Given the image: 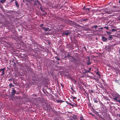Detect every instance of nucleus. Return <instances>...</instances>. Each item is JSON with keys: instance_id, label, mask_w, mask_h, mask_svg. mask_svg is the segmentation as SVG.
I'll return each mask as SVG.
<instances>
[{"instance_id": "1", "label": "nucleus", "mask_w": 120, "mask_h": 120, "mask_svg": "<svg viewBox=\"0 0 120 120\" xmlns=\"http://www.w3.org/2000/svg\"><path fill=\"white\" fill-rule=\"evenodd\" d=\"M69 22L70 25L72 26H76L79 27L80 26V25H78L76 22L71 20H69Z\"/></svg>"}, {"instance_id": "2", "label": "nucleus", "mask_w": 120, "mask_h": 120, "mask_svg": "<svg viewBox=\"0 0 120 120\" xmlns=\"http://www.w3.org/2000/svg\"><path fill=\"white\" fill-rule=\"evenodd\" d=\"M112 99L115 101L117 102L120 103V100L119 98L117 96L114 97Z\"/></svg>"}, {"instance_id": "3", "label": "nucleus", "mask_w": 120, "mask_h": 120, "mask_svg": "<svg viewBox=\"0 0 120 120\" xmlns=\"http://www.w3.org/2000/svg\"><path fill=\"white\" fill-rule=\"evenodd\" d=\"M5 70V68L0 69V73H1L0 74V75L2 76L4 74Z\"/></svg>"}, {"instance_id": "4", "label": "nucleus", "mask_w": 120, "mask_h": 120, "mask_svg": "<svg viewBox=\"0 0 120 120\" xmlns=\"http://www.w3.org/2000/svg\"><path fill=\"white\" fill-rule=\"evenodd\" d=\"M70 60H71L72 62H75L77 60V59L74 57L72 56H71V57L70 58Z\"/></svg>"}, {"instance_id": "5", "label": "nucleus", "mask_w": 120, "mask_h": 120, "mask_svg": "<svg viewBox=\"0 0 120 120\" xmlns=\"http://www.w3.org/2000/svg\"><path fill=\"white\" fill-rule=\"evenodd\" d=\"M12 92H11V95L12 96H13L16 93V91L14 88H12Z\"/></svg>"}, {"instance_id": "6", "label": "nucleus", "mask_w": 120, "mask_h": 120, "mask_svg": "<svg viewBox=\"0 0 120 120\" xmlns=\"http://www.w3.org/2000/svg\"><path fill=\"white\" fill-rule=\"evenodd\" d=\"M42 29L45 32L49 31L51 30V29H49V28H46L44 27H42Z\"/></svg>"}, {"instance_id": "7", "label": "nucleus", "mask_w": 120, "mask_h": 120, "mask_svg": "<svg viewBox=\"0 0 120 120\" xmlns=\"http://www.w3.org/2000/svg\"><path fill=\"white\" fill-rule=\"evenodd\" d=\"M69 34V32L68 31H65L64 32L63 34L64 35H65L66 36L68 35Z\"/></svg>"}, {"instance_id": "8", "label": "nucleus", "mask_w": 120, "mask_h": 120, "mask_svg": "<svg viewBox=\"0 0 120 120\" xmlns=\"http://www.w3.org/2000/svg\"><path fill=\"white\" fill-rule=\"evenodd\" d=\"M102 40L103 41V42H105L107 40V38L104 37V36L102 37Z\"/></svg>"}, {"instance_id": "9", "label": "nucleus", "mask_w": 120, "mask_h": 120, "mask_svg": "<svg viewBox=\"0 0 120 120\" xmlns=\"http://www.w3.org/2000/svg\"><path fill=\"white\" fill-rule=\"evenodd\" d=\"M87 62L86 64L87 65H89L91 63V62H90V59L89 58L88 60H87Z\"/></svg>"}, {"instance_id": "10", "label": "nucleus", "mask_w": 120, "mask_h": 120, "mask_svg": "<svg viewBox=\"0 0 120 120\" xmlns=\"http://www.w3.org/2000/svg\"><path fill=\"white\" fill-rule=\"evenodd\" d=\"M93 100L94 101V103H97L98 102V101L97 100V98H93Z\"/></svg>"}, {"instance_id": "11", "label": "nucleus", "mask_w": 120, "mask_h": 120, "mask_svg": "<svg viewBox=\"0 0 120 120\" xmlns=\"http://www.w3.org/2000/svg\"><path fill=\"white\" fill-rule=\"evenodd\" d=\"M88 20V19H82L81 20V22H85V21L86 22V21L87 20Z\"/></svg>"}, {"instance_id": "12", "label": "nucleus", "mask_w": 120, "mask_h": 120, "mask_svg": "<svg viewBox=\"0 0 120 120\" xmlns=\"http://www.w3.org/2000/svg\"><path fill=\"white\" fill-rule=\"evenodd\" d=\"M90 71L88 70H87L86 69H85L84 70V74L87 73H88L90 72Z\"/></svg>"}, {"instance_id": "13", "label": "nucleus", "mask_w": 120, "mask_h": 120, "mask_svg": "<svg viewBox=\"0 0 120 120\" xmlns=\"http://www.w3.org/2000/svg\"><path fill=\"white\" fill-rule=\"evenodd\" d=\"M64 102V101L60 100H58L57 101V102L58 103H62Z\"/></svg>"}, {"instance_id": "14", "label": "nucleus", "mask_w": 120, "mask_h": 120, "mask_svg": "<svg viewBox=\"0 0 120 120\" xmlns=\"http://www.w3.org/2000/svg\"><path fill=\"white\" fill-rule=\"evenodd\" d=\"M66 103L68 104L71 105L72 106H75L71 104V103L69 102L68 101L66 102Z\"/></svg>"}, {"instance_id": "15", "label": "nucleus", "mask_w": 120, "mask_h": 120, "mask_svg": "<svg viewBox=\"0 0 120 120\" xmlns=\"http://www.w3.org/2000/svg\"><path fill=\"white\" fill-rule=\"evenodd\" d=\"M66 103L68 104L71 105L72 106H75L71 104V103L69 102L68 101L66 102Z\"/></svg>"}, {"instance_id": "16", "label": "nucleus", "mask_w": 120, "mask_h": 120, "mask_svg": "<svg viewBox=\"0 0 120 120\" xmlns=\"http://www.w3.org/2000/svg\"><path fill=\"white\" fill-rule=\"evenodd\" d=\"M15 4L17 7H19V5L18 4V2L17 1H15Z\"/></svg>"}, {"instance_id": "17", "label": "nucleus", "mask_w": 120, "mask_h": 120, "mask_svg": "<svg viewBox=\"0 0 120 120\" xmlns=\"http://www.w3.org/2000/svg\"><path fill=\"white\" fill-rule=\"evenodd\" d=\"M98 26L97 25L94 26H92L91 28H95V29H96Z\"/></svg>"}, {"instance_id": "18", "label": "nucleus", "mask_w": 120, "mask_h": 120, "mask_svg": "<svg viewBox=\"0 0 120 120\" xmlns=\"http://www.w3.org/2000/svg\"><path fill=\"white\" fill-rule=\"evenodd\" d=\"M95 72L96 73V74L97 75H98L99 76H100V75L99 73V71H98Z\"/></svg>"}, {"instance_id": "19", "label": "nucleus", "mask_w": 120, "mask_h": 120, "mask_svg": "<svg viewBox=\"0 0 120 120\" xmlns=\"http://www.w3.org/2000/svg\"><path fill=\"white\" fill-rule=\"evenodd\" d=\"M36 2H37V3H38L39 5L41 6V4L39 1H38V0H36Z\"/></svg>"}, {"instance_id": "20", "label": "nucleus", "mask_w": 120, "mask_h": 120, "mask_svg": "<svg viewBox=\"0 0 120 120\" xmlns=\"http://www.w3.org/2000/svg\"><path fill=\"white\" fill-rule=\"evenodd\" d=\"M34 6H37V2H36V0H35V1L34 2Z\"/></svg>"}, {"instance_id": "21", "label": "nucleus", "mask_w": 120, "mask_h": 120, "mask_svg": "<svg viewBox=\"0 0 120 120\" xmlns=\"http://www.w3.org/2000/svg\"><path fill=\"white\" fill-rule=\"evenodd\" d=\"M6 0H0V2L2 3H4L6 1Z\"/></svg>"}, {"instance_id": "22", "label": "nucleus", "mask_w": 120, "mask_h": 120, "mask_svg": "<svg viewBox=\"0 0 120 120\" xmlns=\"http://www.w3.org/2000/svg\"><path fill=\"white\" fill-rule=\"evenodd\" d=\"M67 57H68L69 59H70V58H71V56L70 55L68 54H67Z\"/></svg>"}, {"instance_id": "23", "label": "nucleus", "mask_w": 120, "mask_h": 120, "mask_svg": "<svg viewBox=\"0 0 120 120\" xmlns=\"http://www.w3.org/2000/svg\"><path fill=\"white\" fill-rule=\"evenodd\" d=\"M106 32L107 34H110L111 33V32L110 31L108 32L107 31H106Z\"/></svg>"}, {"instance_id": "24", "label": "nucleus", "mask_w": 120, "mask_h": 120, "mask_svg": "<svg viewBox=\"0 0 120 120\" xmlns=\"http://www.w3.org/2000/svg\"><path fill=\"white\" fill-rule=\"evenodd\" d=\"M104 28L106 29L107 30H108L109 29V27L107 26H104Z\"/></svg>"}, {"instance_id": "25", "label": "nucleus", "mask_w": 120, "mask_h": 120, "mask_svg": "<svg viewBox=\"0 0 120 120\" xmlns=\"http://www.w3.org/2000/svg\"><path fill=\"white\" fill-rule=\"evenodd\" d=\"M116 31V30L115 29H112V30H111V31L112 32H114V31Z\"/></svg>"}, {"instance_id": "26", "label": "nucleus", "mask_w": 120, "mask_h": 120, "mask_svg": "<svg viewBox=\"0 0 120 120\" xmlns=\"http://www.w3.org/2000/svg\"><path fill=\"white\" fill-rule=\"evenodd\" d=\"M55 58L56 59H57V60H60V59H59L58 58V57L57 56H56L55 57Z\"/></svg>"}, {"instance_id": "27", "label": "nucleus", "mask_w": 120, "mask_h": 120, "mask_svg": "<svg viewBox=\"0 0 120 120\" xmlns=\"http://www.w3.org/2000/svg\"><path fill=\"white\" fill-rule=\"evenodd\" d=\"M40 9H41V11H43V8H42V7L41 6L40 7Z\"/></svg>"}, {"instance_id": "28", "label": "nucleus", "mask_w": 120, "mask_h": 120, "mask_svg": "<svg viewBox=\"0 0 120 120\" xmlns=\"http://www.w3.org/2000/svg\"><path fill=\"white\" fill-rule=\"evenodd\" d=\"M34 44L35 45H38V43L35 41L34 42Z\"/></svg>"}, {"instance_id": "29", "label": "nucleus", "mask_w": 120, "mask_h": 120, "mask_svg": "<svg viewBox=\"0 0 120 120\" xmlns=\"http://www.w3.org/2000/svg\"><path fill=\"white\" fill-rule=\"evenodd\" d=\"M85 9L86 10H87L88 11H89L90 10V8H85Z\"/></svg>"}, {"instance_id": "30", "label": "nucleus", "mask_w": 120, "mask_h": 120, "mask_svg": "<svg viewBox=\"0 0 120 120\" xmlns=\"http://www.w3.org/2000/svg\"><path fill=\"white\" fill-rule=\"evenodd\" d=\"M83 120V117L82 116H81L80 117V120Z\"/></svg>"}, {"instance_id": "31", "label": "nucleus", "mask_w": 120, "mask_h": 120, "mask_svg": "<svg viewBox=\"0 0 120 120\" xmlns=\"http://www.w3.org/2000/svg\"><path fill=\"white\" fill-rule=\"evenodd\" d=\"M47 15V13L46 12L45 13H43L42 14V15L44 16H45V15Z\"/></svg>"}, {"instance_id": "32", "label": "nucleus", "mask_w": 120, "mask_h": 120, "mask_svg": "<svg viewBox=\"0 0 120 120\" xmlns=\"http://www.w3.org/2000/svg\"><path fill=\"white\" fill-rule=\"evenodd\" d=\"M12 85L13 84L12 83H10L9 86L11 87H12Z\"/></svg>"}, {"instance_id": "33", "label": "nucleus", "mask_w": 120, "mask_h": 120, "mask_svg": "<svg viewBox=\"0 0 120 120\" xmlns=\"http://www.w3.org/2000/svg\"><path fill=\"white\" fill-rule=\"evenodd\" d=\"M43 24H41L40 25V26L41 27H42H42H43Z\"/></svg>"}, {"instance_id": "34", "label": "nucleus", "mask_w": 120, "mask_h": 120, "mask_svg": "<svg viewBox=\"0 0 120 120\" xmlns=\"http://www.w3.org/2000/svg\"><path fill=\"white\" fill-rule=\"evenodd\" d=\"M91 69L92 68H89V70H88L89 71H90H90L91 70Z\"/></svg>"}, {"instance_id": "35", "label": "nucleus", "mask_w": 120, "mask_h": 120, "mask_svg": "<svg viewBox=\"0 0 120 120\" xmlns=\"http://www.w3.org/2000/svg\"><path fill=\"white\" fill-rule=\"evenodd\" d=\"M72 98L73 99H76V98L75 97H74Z\"/></svg>"}, {"instance_id": "36", "label": "nucleus", "mask_w": 120, "mask_h": 120, "mask_svg": "<svg viewBox=\"0 0 120 120\" xmlns=\"http://www.w3.org/2000/svg\"><path fill=\"white\" fill-rule=\"evenodd\" d=\"M60 85L62 87H64V85H63L61 83H60Z\"/></svg>"}, {"instance_id": "37", "label": "nucleus", "mask_w": 120, "mask_h": 120, "mask_svg": "<svg viewBox=\"0 0 120 120\" xmlns=\"http://www.w3.org/2000/svg\"><path fill=\"white\" fill-rule=\"evenodd\" d=\"M90 92H91V93H93V92H94V91L93 90H91L90 91Z\"/></svg>"}, {"instance_id": "38", "label": "nucleus", "mask_w": 120, "mask_h": 120, "mask_svg": "<svg viewBox=\"0 0 120 120\" xmlns=\"http://www.w3.org/2000/svg\"><path fill=\"white\" fill-rule=\"evenodd\" d=\"M109 38H112V37L111 36H109Z\"/></svg>"}, {"instance_id": "39", "label": "nucleus", "mask_w": 120, "mask_h": 120, "mask_svg": "<svg viewBox=\"0 0 120 120\" xmlns=\"http://www.w3.org/2000/svg\"><path fill=\"white\" fill-rule=\"evenodd\" d=\"M14 0H11V1H10V2L11 3H12Z\"/></svg>"}, {"instance_id": "40", "label": "nucleus", "mask_w": 120, "mask_h": 120, "mask_svg": "<svg viewBox=\"0 0 120 120\" xmlns=\"http://www.w3.org/2000/svg\"><path fill=\"white\" fill-rule=\"evenodd\" d=\"M113 8H117V7H116V6H113Z\"/></svg>"}, {"instance_id": "41", "label": "nucleus", "mask_w": 120, "mask_h": 120, "mask_svg": "<svg viewBox=\"0 0 120 120\" xmlns=\"http://www.w3.org/2000/svg\"><path fill=\"white\" fill-rule=\"evenodd\" d=\"M41 75V78H41L42 77V75H39H39Z\"/></svg>"}, {"instance_id": "42", "label": "nucleus", "mask_w": 120, "mask_h": 120, "mask_svg": "<svg viewBox=\"0 0 120 120\" xmlns=\"http://www.w3.org/2000/svg\"><path fill=\"white\" fill-rule=\"evenodd\" d=\"M103 28L102 27H101L100 28V29H101V30H102L103 29Z\"/></svg>"}, {"instance_id": "43", "label": "nucleus", "mask_w": 120, "mask_h": 120, "mask_svg": "<svg viewBox=\"0 0 120 120\" xmlns=\"http://www.w3.org/2000/svg\"><path fill=\"white\" fill-rule=\"evenodd\" d=\"M119 52L120 54V48L119 49Z\"/></svg>"}, {"instance_id": "44", "label": "nucleus", "mask_w": 120, "mask_h": 120, "mask_svg": "<svg viewBox=\"0 0 120 120\" xmlns=\"http://www.w3.org/2000/svg\"><path fill=\"white\" fill-rule=\"evenodd\" d=\"M67 57V56H65L64 57L65 58H66Z\"/></svg>"}, {"instance_id": "45", "label": "nucleus", "mask_w": 120, "mask_h": 120, "mask_svg": "<svg viewBox=\"0 0 120 120\" xmlns=\"http://www.w3.org/2000/svg\"><path fill=\"white\" fill-rule=\"evenodd\" d=\"M80 100V99H78V101H79Z\"/></svg>"}, {"instance_id": "46", "label": "nucleus", "mask_w": 120, "mask_h": 120, "mask_svg": "<svg viewBox=\"0 0 120 120\" xmlns=\"http://www.w3.org/2000/svg\"><path fill=\"white\" fill-rule=\"evenodd\" d=\"M117 115L118 116H119V114H117Z\"/></svg>"}, {"instance_id": "47", "label": "nucleus", "mask_w": 120, "mask_h": 120, "mask_svg": "<svg viewBox=\"0 0 120 120\" xmlns=\"http://www.w3.org/2000/svg\"><path fill=\"white\" fill-rule=\"evenodd\" d=\"M60 18V19H62V18H60H60Z\"/></svg>"}, {"instance_id": "48", "label": "nucleus", "mask_w": 120, "mask_h": 120, "mask_svg": "<svg viewBox=\"0 0 120 120\" xmlns=\"http://www.w3.org/2000/svg\"><path fill=\"white\" fill-rule=\"evenodd\" d=\"M12 87H14V85H12Z\"/></svg>"}, {"instance_id": "49", "label": "nucleus", "mask_w": 120, "mask_h": 120, "mask_svg": "<svg viewBox=\"0 0 120 120\" xmlns=\"http://www.w3.org/2000/svg\"><path fill=\"white\" fill-rule=\"evenodd\" d=\"M119 3L120 4V0L119 1Z\"/></svg>"}, {"instance_id": "50", "label": "nucleus", "mask_w": 120, "mask_h": 120, "mask_svg": "<svg viewBox=\"0 0 120 120\" xmlns=\"http://www.w3.org/2000/svg\"><path fill=\"white\" fill-rule=\"evenodd\" d=\"M42 11L43 12H45V11L44 10H43V11Z\"/></svg>"}, {"instance_id": "51", "label": "nucleus", "mask_w": 120, "mask_h": 120, "mask_svg": "<svg viewBox=\"0 0 120 120\" xmlns=\"http://www.w3.org/2000/svg\"><path fill=\"white\" fill-rule=\"evenodd\" d=\"M119 117L120 118V113L119 114Z\"/></svg>"}, {"instance_id": "52", "label": "nucleus", "mask_w": 120, "mask_h": 120, "mask_svg": "<svg viewBox=\"0 0 120 120\" xmlns=\"http://www.w3.org/2000/svg\"><path fill=\"white\" fill-rule=\"evenodd\" d=\"M98 30L100 29V28H98Z\"/></svg>"}, {"instance_id": "53", "label": "nucleus", "mask_w": 120, "mask_h": 120, "mask_svg": "<svg viewBox=\"0 0 120 120\" xmlns=\"http://www.w3.org/2000/svg\"><path fill=\"white\" fill-rule=\"evenodd\" d=\"M58 64H59V62H58Z\"/></svg>"}, {"instance_id": "54", "label": "nucleus", "mask_w": 120, "mask_h": 120, "mask_svg": "<svg viewBox=\"0 0 120 120\" xmlns=\"http://www.w3.org/2000/svg\"><path fill=\"white\" fill-rule=\"evenodd\" d=\"M119 20H120V18H119Z\"/></svg>"}, {"instance_id": "55", "label": "nucleus", "mask_w": 120, "mask_h": 120, "mask_svg": "<svg viewBox=\"0 0 120 120\" xmlns=\"http://www.w3.org/2000/svg\"><path fill=\"white\" fill-rule=\"evenodd\" d=\"M84 8V7L83 8V9Z\"/></svg>"}, {"instance_id": "56", "label": "nucleus", "mask_w": 120, "mask_h": 120, "mask_svg": "<svg viewBox=\"0 0 120 120\" xmlns=\"http://www.w3.org/2000/svg\"><path fill=\"white\" fill-rule=\"evenodd\" d=\"M84 8V7L83 8V9Z\"/></svg>"}]
</instances>
